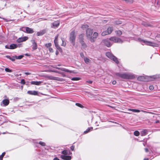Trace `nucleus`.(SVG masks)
Returning a JSON list of instances; mask_svg holds the SVG:
<instances>
[{
  "label": "nucleus",
  "instance_id": "obj_58",
  "mask_svg": "<svg viewBox=\"0 0 160 160\" xmlns=\"http://www.w3.org/2000/svg\"><path fill=\"white\" fill-rule=\"evenodd\" d=\"M116 83V81H113L112 82V84L113 85H114V84H115Z\"/></svg>",
  "mask_w": 160,
  "mask_h": 160
},
{
  "label": "nucleus",
  "instance_id": "obj_62",
  "mask_svg": "<svg viewBox=\"0 0 160 160\" xmlns=\"http://www.w3.org/2000/svg\"><path fill=\"white\" fill-rule=\"evenodd\" d=\"M58 52L57 51L56 52V54L57 55L58 54Z\"/></svg>",
  "mask_w": 160,
  "mask_h": 160
},
{
  "label": "nucleus",
  "instance_id": "obj_57",
  "mask_svg": "<svg viewBox=\"0 0 160 160\" xmlns=\"http://www.w3.org/2000/svg\"><path fill=\"white\" fill-rule=\"evenodd\" d=\"M24 74L26 75H30L31 74V73H30L29 72H24Z\"/></svg>",
  "mask_w": 160,
  "mask_h": 160
},
{
  "label": "nucleus",
  "instance_id": "obj_15",
  "mask_svg": "<svg viewBox=\"0 0 160 160\" xmlns=\"http://www.w3.org/2000/svg\"><path fill=\"white\" fill-rule=\"evenodd\" d=\"M31 42L32 43V49L33 50H35L37 48V45L34 40H32Z\"/></svg>",
  "mask_w": 160,
  "mask_h": 160
},
{
  "label": "nucleus",
  "instance_id": "obj_34",
  "mask_svg": "<svg viewBox=\"0 0 160 160\" xmlns=\"http://www.w3.org/2000/svg\"><path fill=\"white\" fill-rule=\"evenodd\" d=\"M27 27H23L20 28V30L23 31L26 33V29Z\"/></svg>",
  "mask_w": 160,
  "mask_h": 160
},
{
  "label": "nucleus",
  "instance_id": "obj_38",
  "mask_svg": "<svg viewBox=\"0 0 160 160\" xmlns=\"http://www.w3.org/2000/svg\"><path fill=\"white\" fill-rule=\"evenodd\" d=\"M71 79L73 81H78L80 80V78L79 77H74L72 78Z\"/></svg>",
  "mask_w": 160,
  "mask_h": 160
},
{
  "label": "nucleus",
  "instance_id": "obj_4",
  "mask_svg": "<svg viewBox=\"0 0 160 160\" xmlns=\"http://www.w3.org/2000/svg\"><path fill=\"white\" fill-rule=\"evenodd\" d=\"M138 39L141 41L142 42V45H144V44L153 47H157L158 45L157 44L145 40H142L140 38H138Z\"/></svg>",
  "mask_w": 160,
  "mask_h": 160
},
{
  "label": "nucleus",
  "instance_id": "obj_53",
  "mask_svg": "<svg viewBox=\"0 0 160 160\" xmlns=\"http://www.w3.org/2000/svg\"><path fill=\"white\" fill-rule=\"evenodd\" d=\"M80 56H81V57L84 58V54H83V52L80 53Z\"/></svg>",
  "mask_w": 160,
  "mask_h": 160
},
{
  "label": "nucleus",
  "instance_id": "obj_63",
  "mask_svg": "<svg viewBox=\"0 0 160 160\" xmlns=\"http://www.w3.org/2000/svg\"><path fill=\"white\" fill-rule=\"evenodd\" d=\"M159 122V120H157L155 122L156 123H158Z\"/></svg>",
  "mask_w": 160,
  "mask_h": 160
},
{
  "label": "nucleus",
  "instance_id": "obj_18",
  "mask_svg": "<svg viewBox=\"0 0 160 160\" xmlns=\"http://www.w3.org/2000/svg\"><path fill=\"white\" fill-rule=\"evenodd\" d=\"M61 70L62 71H64V72H68L70 73H76V72H75L73 71L69 70L68 69H67L66 68H61Z\"/></svg>",
  "mask_w": 160,
  "mask_h": 160
},
{
  "label": "nucleus",
  "instance_id": "obj_52",
  "mask_svg": "<svg viewBox=\"0 0 160 160\" xmlns=\"http://www.w3.org/2000/svg\"><path fill=\"white\" fill-rule=\"evenodd\" d=\"M143 78V77L142 76H140L138 77V79L139 80H141L142 79V78Z\"/></svg>",
  "mask_w": 160,
  "mask_h": 160
},
{
  "label": "nucleus",
  "instance_id": "obj_11",
  "mask_svg": "<svg viewBox=\"0 0 160 160\" xmlns=\"http://www.w3.org/2000/svg\"><path fill=\"white\" fill-rule=\"evenodd\" d=\"M28 39V37L25 36L23 37H21L19 38L17 40V42H18L20 43L23 42H24L27 40Z\"/></svg>",
  "mask_w": 160,
  "mask_h": 160
},
{
  "label": "nucleus",
  "instance_id": "obj_13",
  "mask_svg": "<svg viewBox=\"0 0 160 160\" xmlns=\"http://www.w3.org/2000/svg\"><path fill=\"white\" fill-rule=\"evenodd\" d=\"M61 158L64 160H70L71 157L68 155H61Z\"/></svg>",
  "mask_w": 160,
  "mask_h": 160
},
{
  "label": "nucleus",
  "instance_id": "obj_54",
  "mask_svg": "<svg viewBox=\"0 0 160 160\" xmlns=\"http://www.w3.org/2000/svg\"><path fill=\"white\" fill-rule=\"evenodd\" d=\"M86 82L87 83H90V84H91L92 82V81H91V80L87 81H86Z\"/></svg>",
  "mask_w": 160,
  "mask_h": 160
},
{
  "label": "nucleus",
  "instance_id": "obj_16",
  "mask_svg": "<svg viewBox=\"0 0 160 160\" xmlns=\"http://www.w3.org/2000/svg\"><path fill=\"white\" fill-rule=\"evenodd\" d=\"M46 32V31L45 29H43L38 32L37 33V35L38 36H41L45 34Z\"/></svg>",
  "mask_w": 160,
  "mask_h": 160
},
{
  "label": "nucleus",
  "instance_id": "obj_35",
  "mask_svg": "<svg viewBox=\"0 0 160 160\" xmlns=\"http://www.w3.org/2000/svg\"><path fill=\"white\" fill-rule=\"evenodd\" d=\"M88 25L87 24L82 25L81 26V28L83 29H84L86 28H88Z\"/></svg>",
  "mask_w": 160,
  "mask_h": 160
},
{
  "label": "nucleus",
  "instance_id": "obj_45",
  "mask_svg": "<svg viewBox=\"0 0 160 160\" xmlns=\"http://www.w3.org/2000/svg\"><path fill=\"white\" fill-rule=\"evenodd\" d=\"M39 144L42 146H45L46 145V144L45 142L41 141H40Z\"/></svg>",
  "mask_w": 160,
  "mask_h": 160
},
{
  "label": "nucleus",
  "instance_id": "obj_29",
  "mask_svg": "<svg viewBox=\"0 0 160 160\" xmlns=\"http://www.w3.org/2000/svg\"><path fill=\"white\" fill-rule=\"evenodd\" d=\"M58 35H57L56 36H55V39L54 40V44L58 43Z\"/></svg>",
  "mask_w": 160,
  "mask_h": 160
},
{
  "label": "nucleus",
  "instance_id": "obj_21",
  "mask_svg": "<svg viewBox=\"0 0 160 160\" xmlns=\"http://www.w3.org/2000/svg\"><path fill=\"white\" fill-rule=\"evenodd\" d=\"M113 31V27L112 26L109 27L107 29V32L108 33L110 34Z\"/></svg>",
  "mask_w": 160,
  "mask_h": 160
},
{
  "label": "nucleus",
  "instance_id": "obj_17",
  "mask_svg": "<svg viewBox=\"0 0 160 160\" xmlns=\"http://www.w3.org/2000/svg\"><path fill=\"white\" fill-rule=\"evenodd\" d=\"M60 24L59 22L58 21H56L53 22L52 23V28H57L59 25Z\"/></svg>",
  "mask_w": 160,
  "mask_h": 160
},
{
  "label": "nucleus",
  "instance_id": "obj_19",
  "mask_svg": "<svg viewBox=\"0 0 160 160\" xmlns=\"http://www.w3.org/2000/svg\"><path fill=\"white\" fill-rule=\"evenodd\" d=\"M34 31L33 29L29 27H27L26 33H32Z\"/></svg>",
  "mask_w": 160,
  "mask_h": 160
},
{
  "label": "nucleus",
  "instance_id": "obj_1",
  "mask_svg": "<svg viewBox=\"0 0 160 160\" xmlns=\"http://www.w3.org/2000/svg\"><path fill=\"white\" fill-rule=\"evenodd\" d=\"M116 75L122 78L125 79H131L135 78V76L134 75L130 73H116Z\"/></svg>",
  "mask_w": 160,
  "mask_h": 160
},
{
  "label": "nucleus",
  "instance_id": "obj_26",
  "mask_svg": "<svg viewBox=\"0 0 160 160\" xmlns=\"http://www.w3.org/2000/svg\"><path fill=\"white\" fill-rule=\"evenodd\" d=\"M61 39L62 42V43L61 45L63 47H65L66 45V43L65 41V39L64 38H61Z\"/></svg>",
  "mask_w": 160,
  "mask_h": 160
},
{
  "label": "nucleus",
  "instance_id": "obj_49",
  "mask_svg": "<svg viewBox=\"0 0 160 160\" xmlns=\"http://www.w3.org/2000/svg\"><path fill=\"white\" fill-rule=\"evenodd\" d=\"M153 88H154V87L153 86H150L149 87V89L150 90H153Z\"/></svg>",
  "mask_w": 160,
  "mask_h": 160
},
{
  "label": "nucleus",
  "instance_id": "obj_41",
  "mask_svg": "<svg viewBox=\"0 0 160 160\" xmlns=\"http://www.w3.org/2000/svg\"><path fill=\"white\" fill-rule=\"evenodd\" d=\"M115 24L116 25H118L122 23V22L121 21H117L115 22Z\"/></svg>",
  "mask_w": 160,
  "mask_h": 160
},
{
  "label": "nucleus",
  "instance_id": "obj_12",
  "mask_svg": "<svg viewBox=\"0 0 160 160\" xmlns=\"http://www.w3.org/2000/svg\"><path fill=\"white\" fill-rule=\"evenodd\" d=\"M9 103V101L8 99H5L2 100L1 102V105L5 107L8 105Z\"/></svg>",
  "mask_w": 160,
  "mask_h": 160
},
{
  "label": "nucleus",
  "instance_id": "obj_14",
  "mask_svg": "<svg viewBox=\"0 0 160 160\" xmlns=\"http://www.w3.org/2000/svg\"><path fill=\"white\" fill-rule=\"evenodd\" d=\"M27 93L32 95H38V91H28L27 92Z\"/></svg>",
  "mask_w": 160,
  "mask_h": 160
},
{
  "label": "nucleus",
  "instance_id": "obj_61",
  "mask_svg": "<svg viewBox=\"0 0 160 160\" xmlns=\"http://www.w3.org/2000/svg\"><path fill=\"white\" fill-rule=\"evenodd\" d=\"M145 152H147L148 151V149L147 148H145Z\"/></svg>",
  "mask_w": 160,
  "mask_h": 160
},
{
  "label": "nucleus",
  "instance_id": "obj_9",
  "mask_svg": "<svg viewBox=\"0 0 160 160\" xmlns=\"http://www.w3.org/2000/svg\"><path fill=\"white\" fill-rule=\"evenodd\" d=\"M48 78L50 80H57L58 81H62L63 79L57 77H55L52 76H48Z\"/></svg>",
  "mask_w": 160,
  "mask_h": 160
},
{
  "label": "nucleus",
  "instance_id": "obj_50",
  "mask_svg": "<svg viewBox=\"0 0 160 160\" xmlns=\"http://www.w3.org/2000/svg\"><path fill=\"white\" fill-rule=\"evenodd\" d=\"M48 50H49V52H53V50L50 47L49 48H48Z\"/></svg>",
  "mask_w": 160,
  "mask_h": 160
},
{
  "label": "nucleus",
  "instance_id": "obj_37",
  "mask_svg": "<svg viewBox=\"0 0 160 160\" xmlns=\"http://www.w3.org/2000/svg\"><path fill=\"white\" fill-rule=\"evenodd\" d=\"M55 44V47H56V48H57L60 51H62V50L61 48L59 46V45L58 44V43H57V44Z\"/></svg>",
  "mask_w": 160,
  "mask_h": 160
},
{
  "label": "nucleus",
  "instance_id": "obj_48",
  "mask_svg": "<svg viewBox=\"0 0 160 160\" xmlns=\"http://www.w3.org/2000/svg\"><path fill=\"white\" fill-rule=\"evenodd\" d=\"M21 83L22 84H24L25 83V82L24 79H22L21 80Z\"/></svg>",
  "mask_w": 160,
  "mask_h": 160
},
{
  "label": "nucleus",
  "instance_id": "obj_56",
  "mask_svg": "<svg viewBox=\"0 0 160 160\" xmlns=\"http://www.w3.org/2000/svg\"><path fill=\"white\" fill-rule=\"evenodd\" d=\"M3 118V117L2 116H0V119H2ZM2 121H0V125H1L2 124Z\"/></svg>",
  "mask_w": 160,
  "mask_h": 160
},
{
  "label": "nucleus",
  "instance_id": "obj_2",
  "mask_svg": "<svg viewBox=\"0 0 160 160\" xmlns=\"http://www.w3.org/2000/svg\"><path fill=\"white\" fill-rule=\"evenodd\" d=\"M76 37V34L75 31H72L70 34L69 41L73 46H74L75 45Z\"/></svg>",
  "mask_w": 160,
  "mask_h": 160
},
{
  "label": "nucleus",
  "instance_id": "obj_33",
  "mask_svg": "<svg viewBox=\"0 0 160 160\" xmlns=\"http://www.w3.org/2000/svg\"><path fill=\"white\" fill-rule=\"evenodd\" d=\"M109 34V33H108V32H107V31H105L103 32L102 33L101 35L102 36H105V35Z\"/></svg>",
  "mask_w": 160,
  "mask_h": 160
},
{
  "label": "nucleus",
  "instance_id": "obj_60",
  "mask_svg": "<svg viewBox=\"0 0 160 160\" xmlns=\"http://www.w3.org/2000/svg\"><path fill=\"white\" fill-rule=\"evenodd\" d=\"M55 68H56L57 69H58V70H61V68H58V67H56Z\"/></svg>",
  "mask_w": 160,
  "mask_h": 160
},
{
  "label": "nucleus",
  "instance_id": "obj_32",
  "mask_svg": "<svg viewBox=\"0 0 160 160\" xmlns=\"http://www.w3.org/2000/svg\"><path fill=\"white\" fill-rule=\"evenodd\" d=\"M61 153L63 154L62 155H68V151L67 150L62 151Z\"/></svg>",
  "mask_w": 160,
  "mask_h": 160
},
{
  "label": "nucleus",
  "instance_id": "obj_20",
  "mask_svg": "<svg viewBox=\"0 0 160 160\" xmlns=\"http://www.w3.org/2000/svg\"><path fill=\"white\" fill-rule=\"evenodd\" d=\"M42 83V81H32L31 83L32 84L39 85Z\"/></svg>",
  "mask_w": 160,
  "mask_h": 160
},
{
  "label": "nucleus",
  "instance_id": "obj_24",
  "mask_svg": "<svg viewBox=\"0 0 160 160\" xmlns=\"http://www.w3.org/2000/svg\"><path fill=\"white\" fill-rule=\"evenodd\" d=\"M128 111H131L134 112H140V110L136 109H128Z\"/></svg>",
  "mask_w": 160,
  "mask_h": 160
},
{
  "label": "nucleus",
  "instance_id": "obj_5",
  "mask_svg": "<svg viewBox=\"0 0 160 160\" xmlns=\"http://www.w3.org/2000/svg\"><path fill=\"white\" fill-rule=\"evenodd\" d=\"M109 40L113 42V44L114 43H122L123 42V41L120 38L115 36L110 37Z\"/></svg>",
  "mask_w": 160,
  "mask_h": 160
},
{
  "label": "nucleus",
  "instance_id": "obj_42",
  "mask_svg": "<svg viewBox=\"0 0 160 160\" xmlns=\"http://www.w3.org/2000/svg\"><path fill=\"white\" fill-rule=\"evenodd\" d=\"M6 72H12V70L9 69L8 68H6L5 69Z\"/></svg>",
  "mask_w": 160,
  "mask_h": 160
},
{
  "label": "nucleus",
  "instance_id": "obj_8",
  "mask_svg": "<svg viewBox=\"0 0 160 160\" xmlns=\"http://www.w3.org/2000/svg\"><path fill=\"white\" fill-rule=\"evenodd\" d=\"M21 47V44H19L18 45L15 44H12L10 45L9 47H8L7 46H6L5 47L8 49H14L16 48L17 47Z\"/></svg>",
  "mask_w": 160,
  "mask_h": 160
},
{
  "label": "nucleus",
  "instance_id": "obj_10",
  "mask_svg": "<svg viewBox=\"0 0 160 160\" xmlns=\"http://www.w3.org/2000/svg\"><path fill=\"white\" fill-rule=\"evenodd\" d=\"M98 35V33L96 32H94L93 36L90 38V41L91 42H94L95 41L96 39L97 38Z\"/></svg>",
  "mask_w": 160,
  "mask_h": 160
},
{
  "label": "nucleus",
  "instance_id": "obj_55",
  "mask_svg": "<svg viewBox=\"0 0 160 160\" xmlns=\"http://www.w3.org/2000/svg\"><path fill=\"white\" fill-rule=\"evenodd\" d=\"M52 72H53L58 73H60V74H62V72H59L58 71H57L53 70V71H52Z\"/></svg>",
  "mask_w": 160,
  "mask_h": 160
},
{
  "label": "nucleus",
  "instance_id": "obj_46",
  "mask_svg": "<svg viewBox=\"0 0 160 160\" xmlns=\"http://www.w3.org/2000/svg\"><path fill=\"white\" fill-rule=\"evenodd\" d=\"M76 106L81 108H83V106L82 105L79 103H76Z\"/></svg>",
  "mask_w": 160,
  "mask_h": 160
},
{
  "label": "nucleus",
  "instance_id": "obj_43",
  "mask_svg": "<svg viewBox=\"0 0 160 160\" xmlns=\"http://www.w3.org/2000/svg\"><path fill=\"white\" fill-rule=\"evenodd\" d=\"M52 44L51 43H48L45 44V46L48 48H49L51 46Z\"/></svg>",
  "mask_w": 160,
  "mask_h": 160
},
{
  "label": "nucleus",
  "instance_id": "obj_30",
  "mask_svg": "<svg viewBox=\"0 0 160 160\" xmlns=\"http://www.w3.org/2000/svg\"><path fill=\"white\" fill-rule=\"evenodd\" d=\"M84 34H81L79 35V41H80L83 40V37Z\"/></svg>",
  "mask_w": 160,
  "mask_h": 160
},
{
  "label": "nucleus",
  "instance_id": "obj_31",
  "mask_svg": "<svg viewBox=\"0 0 160 160\" xmlns=\"http://www.w3.org/2000/svg\"><path fill=\"white\" fill-rule=\"evenodd\" d=\"M93 128L92 127L88 128L84 132V133H86L90 131H92Z\"/></svg>",
  "mask_w": 160,
  "mask_h": 160
},
{
  "label": "nucleus",
  "instance_id": "obj_7",
  "mask_svg": "<svg viewBox=\"0 0 160 160\" xmlns=\"http://www.w3.org/2000/svg\"><path fill=\"white\" fill-rule=\"evenodd\" d=\"M93 33V30L91 28H88L86 31V34L87 38L90 40Z\"/></svg>",
  "mask_w": 160,
  "mask_h": 160
},
{
  "label": "nucleus",
  "instance_id": "obj_40",
  "mask_svg": "<svg viewBox=\"0 0 160 160\" xmlns=\"http://www.w3.org/2000/svg\"><path fill=\"white\" fill-rule=\"evenodd\" d=\"M23 57V55H21L18 56H15L16 58L17 59H20L22 58Z\"/></svg>",
  "mask_w": 160,
  "mask_h": 160
},
{
  "label": "nucleus",
  "instance_id": "obj_23",
  "mask_svg": "<svg viewBox=\"0 0 160 160\" xmlns=\"http://www.w3.org/2000/svg\"><path fill=\"white\" fill-rule=\"evenodd\" d=\"M80 42L81 44L82 48H85L87 47V45L84 42L83 40H81L80 41Z\"/></svg>",
  "mask_w": 160,
  "mask_h": 160
},
{
  "label": "nucleus",
  "instance_id": "obj_51",
  "mask_svg": "<svg viewBox=\"0 0 160 160\" xmlns=\"http://www.w3.org/2000/svg\"><path fill=\"white\" fill-rule=\"evenodd\" d=\"M70 148L72 151H73L74 149V146L73 145L72 146L70 147Z\"/></svg>",
  "mask_w": 160,
  "mask_h": 160
},
{
  "label": "nucleus",
  "instance_id": "obj_47",
  "mask_svg": "<svg viewBox=\"0 0 160 160\" xmlns=\"http://www.w3.org/2000/svg\"><path fill=\"white\" fill-rule=\"evenodd\" d=\"M140 111H141L140 112H144V113H153L151 112H147V111H144L143 110H140Z\"/></svg>",
  "mask_w": 160,
  "mask_h": 160
},
{
  "label": "nucleus",
  "instance_id": "obj_22",
  "mask_svg": "<svg viewBox=\"0 0 160 160\" xmlns=\"http://www.w3.org/2000/svg\"><path fill=\"white\" fill-rule=\"evenodd\" d=\"M148 134V131L147 130H143L141 131V134L142 136H144Z\"/></svg>",
  "mask_w": 160,
  "mask_h": 160
},
{
  "label": "nucleus",
  "instance_id": "obj_28",
  "mask_svg": "<svg viewBox=\"0 0 160 160\" xmlns=\"http://www.w3.org/2000/svg\"><path fill=\"white\" fill-rule=\"evenodd\" d=\"M115 33L118 36H120L122 34V32L120 30H117L115 31Z\"/></svg>",
  "mask_w": 160,
  "mask_h": 160
},
{
  "label": "nucleus",
  "instance_id": "obj_6",
  "mask_svg": "<svg viewBox=\"0 0 160 160\" xmlns=\"http://www.w3.org/2000/svg\"><path fill=\"white\" fill-rule=\"evenodd\" d=\"M102 42L108 47H111L113 44V42L109 40V38L103 40Z\"/></svg>",
  "mask_w": 160,
  "mask_h": 160
},
{
  "label": "nucleus",
  "instance_id": "obj_27",
  "mask_svg": "<svg viewBox=\"0 0 160 160\" xmlns=\"http://www.w3.org/2000/svg\"><path fill=\"white\" fill-rule=\"evenodd\" d=\"M7 57L12 61H14L16 59L15 56V57H11L9 56H7Z\"/></svg>",
  "mask_w": 160,
  "mask_h": 160
},
{
  "label": "nucleus",
  "instance_id": "obj_64",
  "mask_svg": "<svg viewBox=\"0 0 160 160\" xmlns=\"http://www.w3.org/2000/svg\"><path fill=\"white\" fill-rule=\"evenodd\" d=\"M144 160H148V158H145Z\"/></svg>",
  "mask_w": 160,
  "mask_h": 160
},
{
  "label": "nucleus",
  "instance_id": "obj_25",
  "mask_svg": "<svg viewBox=\"0 0 160 160\" xmlns=\"http://www.w3.org/2000/svg\"><path fill=\"white\" fill-rule=\"evenodd\" d=\"M84 60L86 64H88L91 62L90 60L87 57H84Z\"/></svg>",
  "mask_w": 160,
  "mask_h": 160
},
{
  "label": "nucleus",
  "instance_id": "obj_44",
  "mask_svg": "<svg viewBox=\"0 0 160 160\" xmlns=\"http://www.w3.org/2000/svg\"><path fill=\"white\" fill-rule=\"evenodd\" d=\"M5 154V152H3L2 153V154L0 156V160H2Z\"/></svg>",
  "mask_w": 160,
  "mask_h": 160
},
{
  "label": "nucleus",
  "instance_id": "obj_39",
  "mask_svg": "<svg viewBox=\"0 0 160 160\" xmlns=\"http://www.w3.org/2000/svg\"><path fill=\"white\" fill-rule=\"evenodd\" d=\"M134 135L136 136H138L140 134L139 132L138 131H136L134 132Z\"/></svg>",
  "mask_w": 160,
  "mask_h": 160
},
{
  "label": "nucleus",
  "instance_id": "obj_3",
  "mask_svg": "<svg viewBox=\"0 0 160 160\" xmlns=\"http://www.w3.org/2000/svg\"><path fill=\"white\" fill-rule=\"evenodd\" d=\"M106 56L109 58L114 61L116 63L118 64L119 62L118 58L114 56L111 52H108L106 53Z\"/></svg>",
  "mask_w": 160,
  "mask_h": 160
},
{
  "label": "nucleus",
  "instance_id": "obj_59",
  "mask_svg": "<svg viewBox=\"0 0 160 160\" xmlns=\"http://www.w3.org/2000/svg\"><path fill=\"white\" fill-rule=\"evenodd\" d=\"M53 160H59V158H57V157H56V158H55L53 159Z\"/></svg>",
  "mask_w": 160,
  "mask_h": 160
},
{
  "label": "nucleus",
  "instance_id": "obj_36",
  "mask_svg": "<svg viewBox=\"0 0 160 160\" xmlns=\"http://www.w3.org/2000/svg\"><path fill=\"white\" fill-rule=\"evenodd\" d=\"M55 44V47H56V48H57L60 51H62V50L61 48L59 46V45L58 44V43H57V44Z\"/></svg>",
  "mask_w": 160,
  "mask_h": 160
}]
</instances>
